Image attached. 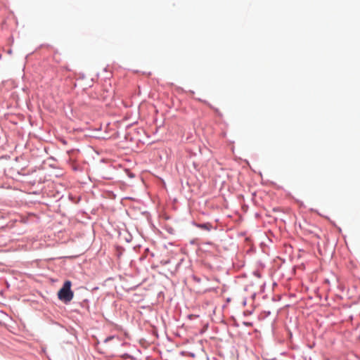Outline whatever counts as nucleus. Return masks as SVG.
<instances>
[{"label":"nucleus","mask_w":360,"mask_h":360,"mask_svg":"<svg viewBox=\"0 0 360 360\" xmlns=\"http://www.w3.org/2000/svg\"><path fill=\"white\" fill-rule=\"evenodd\" d=\"M71 281H66L63 283V287L58 292V299L64 303L70 302L74 297V292L71 290Z\"/></svg>","instance_id":"obj_1"},{"label":"nucleus","mask_w":360,"mask_h":360,"mask_svg":"<svg viewBox=\"0 0 360 360\" xmlns=\"http://www.w3.org/2000/svg\"><path fill=\"white\" fill-rule=\"evenodd\" d=\"M198 226L202 229H204V230H206V231H210L211 230V228H212V226L210 224H198Z\"/></svg>","instance_id":"obj_2"},{"label":"nucleus","mask_w":360,"mask_h":360,"mask_svg":"<svg viewBox=\"0 0 360 360\" xmlns=\"http://www.w3.org/2000/svg\"><path fill=\"white\" fill-rule=\"evenodd\" d=\"M112 338H113V337H112V336L109 337V338H106L105 342H108V341H109V340H112Z\"/></svg>","instance_id":"obj_3"},{"label":"nucleus","mask_w":360,"mask_h":360,"mask_svg":"<svg viewBox=\"0 0 360 360\" xmlns=\"http://www.w3.org/2000/svg\"><path fill=\"white\" fill-rule=\"evenodd\" d=\"M8 54H11V53H12V50H11V49H9V50L8 51Z\"/></svg>","instance_id":"obj_4"}]
</instances>
